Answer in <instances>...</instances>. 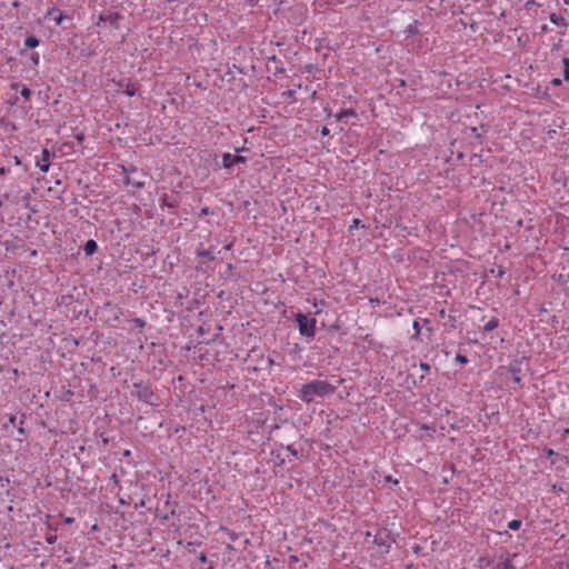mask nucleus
Returning <instances> with one entry per match:
<instances>
[{"mask_svg": "<svg viewBox=\"0 0 569 569\" xmlns=\"http://www.w3.org/2000/svg\"><path fill=\"white\" fill-rule=\"evenodd\" d=\"M23 419L20 420L19 426L17 428L19 435H26V429L23 427Z\"/></svg>", "mask_w": 569, "mask_h": 569, "instance_id": "obj_30", "label": "nucleus"}, {"mask_svg": "<svg viewBox=\"0 0 569 569\" xmlns=\"http://www.w3.org/2000/svg\"><path fill=\"white\" fill-rule=\"evenodd\" d=\"M24 46L27 48L33 49L39 46V39L34 36H29L24 40Z\"/></svg>", "mask_w": 569, "mask_h": 569, "instance_id": "obj_17", "label": "nucleus"}, {"mask_svg": "<svg viewBox=\"0 0 569 569\" xmlns=\"http://www.w3.org/2000/svg\"><path fill=\"white\" fill-rule=\"evenodd\" d=\"M497 569H515V566L512 565V561L510 559H505L502 561H499L496 566Z\"/></svg>", "mask_w": 569, "mask_h": 569, "instance_id": "obj_19", "label": "nucleus"}, {"mask_svg": "<svg viewBox=\"0 0 569 569\" xmlns=\"http://www.w3.org/2000/svg\"><path fill=\"white\" fill-rule=\"evenodd\" d=\"M358 224H359V220H358V219H355V220L352 221V224L350 226V229L356 228Z\"/></svg>", "mask_w": 569, "mask_h": 569, "instance_id": "obj_40", "label": "nucleus"}, {"mask_svg": "<svg viewBox=\"0 0 569 569\" xmlns=\"http://www.w3.org/2000/svg\"><path fill=\"white\" fill-rule=\"evenodd\" d=\"M50 157L51 153L48 148L42 149L41 159L36 161V166L42 171L48 172L50 169Z\"/></svg>", "mask_w": 569, "mask_h": 569, "instance_id": "obj_6", "label": "nucleus"}, {"mask_svg": "<svg viewBox=\"0 0 569 569\" xmlns=\"http://www.w3.org/2000/svg\"><path fill=\"white\" fill-rule=\"evenodd\" d=\"M287 450L293 456V457H297L298 456V451L293 448V446L289 445L287 446Z\"/></svg>", "mask_w": 569, "mask_h": 569, "instance_id": "obj_33", "label": "nucleus"}, {"mask_svg": "<svg viewBox=\"0 0 569 569\" xmlns=\"http://www.w3.org/2000/svg\"><path fill=\"white\" fill-rule=\"evenodd\" d=\"M565 4L569 6V0H562Z\"/></svg>", "mask_w": 569, "mask_h": 569, "instance_id": "obj_53", "label": "nucleus"}, {"mask_svg": "<svg viewBox=\"0 0 569 569\" xmlns=\"http://www.w3.org/2000/svg\"><path fill=\"white\" fill-rule=\"evenodd\" d=\"M220 530L226 532L231 541H236L240 537V535L238 532L232 531V530L228 529L227 527H220Z\"/></svg>", "mask_w": 569, "mask_h": 569, "instance_id": "obj_20", "label": "nucleus"}, {"mask_svg": "<svg viewBox=\"0 0 569 569\" xmlns=\"http://www.w3.org/2000/svg\"><path fill=\"white\" fill-rule=\"evenodd\" d=\"M320 133H321L322 136H329L330 130H329L327 127H322V129H321Z\"/></svg>", "mask_w": 569, "mask_h": 569, "instance_id": "obj_38", "label": "nucleus"}, {"mask_svg": "<svg viewBox=\"0 0 569 569\" xmlns=\"http://www.w3.org/2000/svg\"><path fill=\"white\" fill-rule=\"evenodd\" d=\"M268 363H269L270 366H272L274 362H273V360H272L271 358H269V359H268Z\"/></svg>", "mask_w": 569, "mask_h": 569, "instance_id": "obj_49", "label": "nucleus"}, {"mask_svg": "<svg viewBox=\"0 0 569 569\" xmlns=\"http://www.w3.org/2000/svg\"><path fill=\"white\" fill-rule=\"evenodd\" d=\"M73 521H74V519H73L72 517H67V518L64 519V522H66V523H72Z\"/></svg>", "mask_w": 569, "mask_h": 569, "instance_id": "obj_43", "label": "nucleus"}, {"mask_svg": "<svg viewBox=\"0 0 569 569\" xmlns=\"http://www.w3.org/2000/svg\"><path fill=\"white\" fill-rule=\"evenodd\" d=\"M420 368L423 371H429L430 370V366L427 362H420Z\"/></svg>", "mask_w": 569, "mask_h": 569, "instance_id": "obj_37", "label": "nucleus"}, {"mask_svg": "<svg viewBox=\"0 0 569 569\" xmlns=\"http://www.w3.org/2000/svg\"><path fill=\"white\" fill-rule=\"evenodd\" d=\"M412 328H413L415 332H413L411 338L415 339V340H419L420 332H421L420 320H415L413 325H412Z\"/></svg>", "mask_w": 569, "mask_h": 569, "instance_id": "obj_21", "label": "nucleus"}, {"mask_svg": "<svg viewBox=\"0 0 569 569\" xmlns=\"http://www.w3.org/2000/svg\"><path fill=\"white\" fill-rule=\"evenodd\" d=\"M7 169L4 167H0V176H3L7 173Z\"/></svg>", "mask_w": 569, "mask_h": 569, "instance_id": "obj_45", "label": "nucleus"}, {"mask_svg": "<svg viewBox=\"0 0 569 569\" xmlns=\"http://www.w3.org/2000/svg\"><path fill=\"white\" fill-rule=\"evenodd\" d=\"M335 117H336L337 121L346 122L347 118L357 117V112L355 109H341L338 113H336Z\"/></svg>", "mask_w": 569, "mask_h": 569, "instance_id": "obj_11", "label": "nucleus"}, {"mask_svg": "<svg viewBox=\"0 0 569 569\" xmlns=\"http://www.w3.org/2000/svg\"><path fill=\"white\" fill-rule=\"evenodd\" d=\"M30 61L33 67H37L40 62V56L38 52H31L30 53Z\"/></svg>", "mask_w": 569, "mask_h": 569, "instance_id": "obj_25", "label": "nucleus"}, {"mask_svg": "<svg viewBox=\"0 0 569 569\" xmlns=\"http://www.w3.org/2000/svg\"><path fill=\"white\" fill-rule=\"evenodd\" d=\"M522 521L520 519H512L511 521L508 522V528L511 530H518L520 529Z\"/></svg>", "mask_w": 569, "mask_h": 569, "instance_id": "obj_24", "label": "nucleus"}, {"mask_svg": "<svg viewBox=\"0 0 569 569\" xmlns=\"http://www.w3.org/2000/svg\"><path fill=\"white\" fill-rule=\"evenodd\" d=\"M124 93L129 97H133L136 94V89L134 88H130L128 87L126 90H124Z\"/></svg>", "mask_w": 569, "mask_h": 569, "instance_id": "obj_32", "label": "nucleus"}, {"mask_svg": "<svg viewBox=\"0 0 569 569\" xmlns=\"http://www.w3.org/2000/svg\"><path fill=\"white\" fill-rule=\"evenodd\" d=\"M201 216H209V214H213V211L210 210V208L208 207H203L201 209V212H200Z\"/></svg>", "mask_w": 569, "mask_h": 569, "instance_id": "obj_31", "label": "nucleus"}, {"mask_svg": "<svg viewBox=\"0 0 569 569\" xmlns=\"http://www.w3.org/2000/svg\"><path fill=\"white\" fill-rule=\"evenodd\" d=\"M561 83H562V81L559 78H553L551 80V84L555 86V87H559Z\"/></svg>", "mask_w": 569, "mask_h": 569, "instance_id": "obj_35", "label": "nucleus"}, {"mask_svg": "<svg viewBox=\"0 0 569 569\" xmlns=\"http://www.w3.org/2000/svg\"><path fill=\"white\" fill-rule=\"evenodd\" d=\"M499 326V319L497 317H492L488 322L485 323L482 331L490 332L495 330Z\"/></svg>", "mask_w": 569, "mask_h": 569, "instance_id": "obj_16", "label": "nucleus"}, {"mask_svg": "<svg viewBox=\"0 0 569 569\" xmlns=\"http://www.w3.org/2000/svg\"><path fill=\"white\" fill-rule=\"evenodd\" d=\"M562 66H563V79L566 81H569V58H567V57L562 58Z\"/></svg>", "mask_w": 569, "mask_h": 569, "instance_id": "obj_22", "label": "nucleus"}, {"mask_svg": "<svg viewBox=\"0 0 569 569\" xmlns=\"http://www.w3.org/2000/svg\"><path fill=\"white\" fill-rule=\"evenodd\" d=\"M160 207L163 208V207H167V208H176L177 207V202L176 201H171L168 196H163L161 199H160Z\"/></svg>", "mask_w": 569, "mask_h": 569, "instance_id": "obj_18", "label": "nucleus"}, {"mask_svg": "<svg viewBox=\"0 0 569 569\" xmlns=\"http://www.w3.org/2000/svg\"><path fill=\"white\" fill-rule=\"evenodd\" d=\"M123 182L126 186H132L137 190L142 189L146 186L144 180L138 179L134 176H127Z\"/></svg>", "mask_w": 569, "mask_h": 569, "instance_id": "obj_10", "label": "nucleus"}, {"mask_svg": "<svg viewBox=\"0 0 569 569\" xmlns=\"http://www.w3.org/2000/svg\"><path fill=\"white\" fill-rule=\"evenodd\" d=\"M541 31H542V32H548V31H549L548 26H547V24H542V26H541Z\"/></svg>", "mask_w": 569, "mask_h": 569, "instance_id": "obj_44", "label": "nucleus"}, {"mask_svg": "<svg viewBox=\"0 0 569 569\" xmlns=\"http://www.w3.org/2000/svg\"><path fill=\"white\" fill-rule=\"evenodd\" d=\"M227 549L233 550V547L229 543V545H227Z\"/></svg>", "mask_w": 569, "mask_h": 569, "instance_id": "obj_52", "label": "nucleus"}, {"mask_svg": "<svg viewBox=\"0 0 569 569\" xmlns=\"http://www.w3.org/2000/svg\"><path fill=\"white\" fill-rule=\"evenodd\" d=\"M549 20H550L551 23H553L556 26H561L565 29L568 28V26H569V22H568L567 19H565L563 17L558 16L556 13H550Z\"/></svg>", "mask_w": 569, "mask_h": 569, "instance_id": "obj_12", "label": "nucleus"}, {"mask_svg": "<svg viewBox=\"0 0 569 569\" xmlns=\"http://www.w3.org/2000/svg\"><path fill=\"white\" fill-rule=\"evenodd\" d=\"M98 250V244L93 239H89L86 241L83 246V251L86 256H92Z\"/></svg>", "mask_w": 569, "mask_h": 569, "instance_id": "obj_14", "label": "nucleus"}, {"mask_svg": "<svg viewBox=\"0 0 569 569\" xmlns=\"http://www.w3.org/2000/svg\"><path fill=\"white\" fill-rule=\"evenodd\" d=\"M455 360L461 365L468 363V358L462 353H457Z\"/></svg>", "mask_w": 569, "mask_h": 569, "instance_id": "obj_26", "label": "nucleus"}, {"mask_svg": "<svg viewBox=\"0 0 569 569\" xmlns=\"http://www.w3.org/2000/svg\"><path fill=\"white\" fill-rule=\"evenodd\" d=\"M231 247H232V243H229V244H227V246L224 247V249H226V250H230V249H231Z\"/></svg>", "mask_w": 569, "mask_h": 569, "instance_id": "obj_48", "label": "nucleus"}, {"mask_svg": "<svg viewBox=\"0 0 569 569\" xmlns=\"http://www.w3.org/2000/svg\"><path fill=\"white\" fill-rule=\"evenodd\" d=\"M198 257L208 259L209 261H213L216 259L211 249H204L202 247L198 248L196 251Z\"/></svg>", "mask_w": 569, "mask_h": 569, "instance_id": "obj_15", "label": "nucleus"}, {"mask_svg": "<svg viewBox=\"0 0 569 569\" xmlns=\"http://www.w3.org/2000/svg\"><path fill=\"white\" fill-rule=\"evenodd\" d=\"M122 19V16L118 11L104 10L98 17L97 26H100L101 22L109 23L114 30L120 28L119 20Z\"/></svg>", "mask_w": 569, "mask_h": 569, "instance_id": "obj_4", "label": "nucleus"}, {"mask_svg": "<svg viewBox=\"0 0 569 569\" xmlns=\"http://www.w3.org/2000/svg\"><path fill=\"white\" fill-rule=\"evenodd\" d=\"M246 162H247V158L243 156L231 154L229 152H224L222 154V164L226 169H230L234 164L246 163Z\"/></svg>", "mask_w": 569, "mask_h": 569, "instance_id": "obj_5", "label": "nucleus"}, {"mask_svg": "<svg viewBox=\"0 0 569 569\" xmlns=\"http://www.w3.org/2000/svg\"><path fill=\"white\" fill-rule=\"evenodd\" d=\"M24 201L28 203L29 202V199H30V194L27 193L24 197H23Z\"/></svg>", "mask_w": 569, "mask_h": 569, "instance_id": "obj_46", "label": "nucleus"}, {"mask_svg": "<svg viewBox=\"0 0 569 569\" xmlns=\"http://www.w3.org/2000/svg\"><path fill=\"white\" fill-rule=\"evenodd\" d=\"M132 322L141 329L146 326V321L141 318H133Z\"/></svg>", "mask_w": 569, "mask_h": 569, "instance_id": "obj_28", "label": "nucleus"}, {"mask_svg": "<svg viewBox=\"0 0 569 569\" xmlns=\"http://www.w3.org/2000/svg\"><path fill=\"white\" fill-rule=\"evenodd\" d=\"M199 560H200L201 562L207 561V557H206V555H204V553H200V556H199Z\"/></svg>", "mask_w": 569, "mask_h": 569, "instance_id": "obj_41", "label": "nucleus"}, {"mask_svg": "<svg viewBox=\"0 0 569 569\" xmlns=\"http://www.w3.org/2000/svg\"><path fill=\"white\" fill-rule=\"evenodd\" d=\"M131 393L138 398L139 401L150 406H157L158 397L153 392L151 386L144 381H137L132 383Z\"/></svg>", "mask_w": 569, "mask_h": 569, "instance_id": "obj_2", "label": "nucleus"}, {"mask_svg": "<svg viewBox=\"0 0 569 569\" xmlns=\"http://www.w3.org/2000/svg\"><path fill=\"white\" fill-rule=\"evenodd\" d=\"M46 541L49 545H53L57 541V535L50 533L46 536Z\"/></svg>", "mask_w": 569, "mask_h": 569, "instance_id": "obj_29", "label": "nucleus"}, {"mask_svg": "<svg viewBox=\"0 0 569 569\" xmlns=\"http://www.w3.org/2000/svg\"><path fill=\"white\" fill-rule=\"evenodd\" d=\"M373 543L381 548L382 553H388L390 550L388 537L385 535H376L373 538Z\"/></svg>", "mask_w": 569, "mask_h": 569, "instance_id": "obj_8", "label": "nucleus"}, {"mask_svg": "<svg viewBox=\"0 0 569 569\" xmlns=\"http://www.w3.org/2000/svg\"><path fill=\"white\" fill-rule=\"evenodd\" d=\"M509 371L511 372L512 375V381L519 387L521 388L523 385H522V379L520 377V373H521V368H520V363L518 361H513L509 365Z\"/></svg>", "mask_w": 569, "mask_h": 569, "instance_id": "obj_7", "label": "nucleus"}, {"mask_svg": "<svg viewBox=\"0 0 569 569\" xmlns=\"http://www.w3.org/2000/svg\"><path fill=\"white\" fill-rule=\"evenodd\" d=\"M54 13H57V18H53L57 26H60L64 20L66 16L54 6L48 9L46 14V19L51 18Z\"/></svg>", "mask_w": 569, "mask_h": 569, "instance_id": "obj_9", "label": "nucleus"}, {"mask_svg": "<svg viewBox=\"0 0 569 569\" xmlns=\"http://www.w3.org/2000/svg\"><path fill=\"white\" fill-rule=\"evenodd\" d=\"M336 387L325 380H311L302 385L298 390V398L305 403H311L316 398L333 395Z\"/></svg>", "mask_w": 569, "mask_h": 569, "instance_id": "obj_1", "label": "nucleus"}, {"mask_svg": "<svg viewBox=\"0 0 569 569\" xmlns=\"http://www.w3.org/2000/svg\"><path fill=\"white\" fill-rule=\"evenodd\" d=\"M295 321L298 325L299 333L308 339H313L316 336L317 319L308 317L302 312L295 315Z\"/></svg>", "mask_w": 569, "mask_h": 569, "instance_id": "obj_3", "label": "nucleus"}, {"mask_svg": "<svg viewBox=\"0 0 569 569\" xmlns=\"http://www.w3.org/2000/svg\"><path fill=\"white\" fill-rule=\"evenodd\" d=\"M421 321H422L425 325L429 323V320H428V319H426V318H425V319H422Z\"/></svg>", "mask_w": 569, "mask_h": 569, "instance_id": "obj_51", "label": "nucleus"}, {"mask_svg": "<svg viewBox=\"0 0 569 569\" xmlns=\"http://www.w3.org/2000/svg\"><path fill=\"white\" fill-rule=\"evenodd\" d=\"M535 3H536V2H535V0H528V1H527V6H529V4H535Z\"/></svg>", "mask_w": 569, "mask_h": 569, "instance_id": "obj_47", "label": "nucleus"}, {"mask_svg": "<svg viewBox=\"0 0 569 569\" xmlns=\"http://www.w3.org/2000/svg\"><path fill=\"white\" fill-rule=\"evenodd\" d=\"M249 6H254L258 0H244Z\"/></svg>", "mask_w": 569, "mask_h": 569, "instance_id": "obj_42", "label": "nucleus"}, {"mask_svg": "<svg viewBox=\"0 0 569 569\" xmlns=\"http://www.w3.org/2000/svg\"><path fill=\"white\" fill-rule=\"evenodd\" d=\"M19 88H21L20 90V94L24 98V99H29L32 94L31 90L26 86V84H20L18 82H14L11 84V89L12 90H18Z\"/></svg>", "mask_w": 569, "mask_h": 569, "instance_id": "obj_13", "label": "nucleus"}, {"mask_svg": "<svg viewBox=\"0 0 569 569\" xmlns=\"http://www.w3.org/2000/svg\"><path fill=\"white\" fill-rule=\"evenodd\" d=\"M283 94L287 96L289 99L295 100V90H288Z\"/></svg>", "mask_w": 569, "mask_h": 569, "instance_id": "obj_36", "label": "nucleus"}, {"mask_svg": "<svg viewBox=\"0 0 569 569\" xmlns=\"http://www.w3.org/2000/svg\"><path fill=\"white\" fill-rule=\"evenodd\" d=\"M553 455H555V451L552 449H550V448H546L545 449V457L546 458H550Z\"/></svg>", "mask_w": 569, "mask_h": 569, "instance_id": "obj_34", "label": "nucleus"}, {"mask_svg": "<svg viewBox=\"0 0 569 569\" xmlns=\"http://www.w3.org/2000/svg\"><path fill=\"white\" fill-rule=\"evenodd\" d=\"M16 425H17V417L14 415H10L8 421L2 425V429L9 430L10 427H16Z\"/></svg>", "mask_w": 569, "mask_h": 569, "instance_id": "obj_23", "label": "nucleus"}, {"mask_svg": "<svg viewBox=\"0 0 569 569\" xmlns=\"http://www.w3.org/2000/svg\"><path fill=\"white\" fill-rule=\"evenodd\" d=\"M123 171L126 173H129L128 176H134L138 173V169L133 166L129 167V168H123Z\"/></svg>", "mask_w": 569, "mask_h": 569, "instance_id": "obj_27", "label": "nucleus"}, {"mask_svg": "<svg viewBox=\"0 0 569 569\" xmlns=\"http://www.w3.org/2000/svg\"><path fill=\"white\" fill-rule=\"evenodd\" d=\"M198 332H199V333H201V335L203 333V329H202V327H199V328H198Z\"/></svg>", "mask_w": 569, "mask_h": 569, "instance_id": "obj_50", "label": "nucleus"}, {"mask_svg": "<svg viewBox=\"0 0 569 569\" xmlns=\"http://www.w3.org/2000/svg\"><path fill=\"white\" fill-rule=\"evenodd\" d=\"M503 274H505V269L502 267H499L497 270V276L501 278Z\"/></svg>", "mask_w": 569, "mask_h": 569, "instance_id": "obj_39", "label": "nucleus"}]
</instances>
